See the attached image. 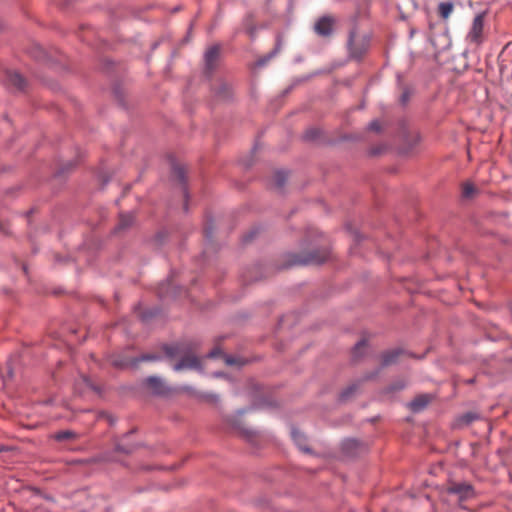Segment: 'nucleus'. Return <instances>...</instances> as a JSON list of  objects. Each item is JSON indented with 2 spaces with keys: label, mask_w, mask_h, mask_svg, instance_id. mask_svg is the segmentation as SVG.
I'll list each match as a JSON object with an SVG mask.
<instances>
[{
  "label": "nucleus",
  "mask_w": 512,
  "mask_h": 512,
  "mask_svg": "<svg viewBox=\"0 0 512 512\" xmlns=\"http://www.w3.org/2000/svg\"><path fill=\"white\" fill-rule=\"evenodd\" d=\"M368 129L370 131L379 132L381 130V125L378 120H373L369 123Z\"/></svg>",
  "instance_id": "a878e982"
},
{
  "label": "nucleus",
  "mask_w": 512,
  "mask_h": 512,
  "mask_svg": "<svg viewBox=\"0 0 512 512\" xmlns=\"http://www.w3.org/2000/svg\"><path fill=\"white\" fill-rule=\"evenodd\" d=\"M133 215L132 214H122L120 216L119 224L117 227V230H123L127 227H129L133 222Z\"/></svg>",
  "instance_id": "a211bd4d"
},
{
  "label": "nucleus",
  "mask_w": 512,
  "mask_h": 512,
  "mask_svg": "<svg viewBox=\"0 0 512 512\" xmlns=\"http://www.w3.org/2000/svg\"><path fill=\"white\" fill-rule=\"evenodd\" d=\"M402 353L399 349H394L391 351L385 352L381 357V364L383 367L389 366L396 362L399 355Z\"/></svg>",
  "instance_id": "f8f14e48"
},
{
  "label": "nucleus",
  "mask_w": 512,
  "mask_h": 512,
  "mask_svg": "<svg viewBox=\"0 0 512 512\" xmlns=\"http://www.w3.org/2000/svg\"><path fill=\"white\" fill-rule=\"evenodd\" d=\"M324 257L318 256L316 253H311L305 258L295 259L291 264L292 265H308V264H320L324 262Z\"/></svg>",
  "instance_id": "9d476101"
},
{
  "label": "nucleus",
  "mask_w": 512,
  "mask_h": 512,
  "mask_svg": "<svg viewBox=\"0 0 512 512\" xmlns=\"http://www.w3.org/2000/svg\"><path fill=\"white\" fill-rule=\"evenodd\" d=\"M499 70L502 77L507 79L512 77V42L504 46L498 56Z\"/></svg>",
  "instance_id": "7ed1b4c3"
},
{
  "label": "nucleus",
  "mask_w": 512,
  "mask_h": 512,
  "mask_svg": "<svg viewBox=\"0 0 512 512\" xmlns=\"http://www.w3.org/2000/svg\"><path fill=\"white\" fill-rule=\"evenodd\" d=\"M208 397L211 398V399H217V396L216 395H212V394L209 395Z\"/></svg>",
  "instance_id": "c9c22d12"
},
{
  "label": "nucleus",
  "mask_w": 512,
  "mask_h": 512,
  "mask_svg": "<svg viewBox=\"0 0 512 512\" xmlns=\"http://www.w3.org/2000/svg\"><path fill=\"white\" fill-rule=\"evenodd\" d=\"M334 19L328 16L321 17L314 26L315 32L320 36H330L333 31Z\"/></svg>",
  "instance_id": "0eeeda50"
},
{
  "label": "nucleus",
  "mask_w": 512,
  "mask_h": 512,
  "mask_svg": "<svg viewBox=\"0 0 512 512\" xmlns=\"http://www.w3.org/2000/svg\"><path fill=\"white\" fill-rule=\"evenodd\" d=\"M218 56L219 48L217 46H213L206 51L204 59L206 68L208 70H212L214 68Z\"/></svg>",
  "instance_id": "1a4fd4ad"
},
{
  "label": "nucleus",
  "mask_w": 512,
  "mask_h": 512,
  "mask_svg": "<svg viewBox=\"0 0 512 512\" xmlns=\"http://www.w3.org/2000/svg\"><path fill=\"white\" fill-rule=\"evenodd\" d=\"M366 345H367L366 341H364V340L359 341L353 348V351H352L353 358H355V359L360 358L366 349Z\"/></svg>",
  "instance_id": "aec40b11"
},
{
  "label": "nucleus",
  "mask_w": 512,
  "mask_h": 512,
  "mask_svg": "<svg viewBox=\"0 0 512 512\" xmlns=\"http://www.w3.org/2000/svg\"><path fill=\"white\" fill-rule=\"evenodd\" d=\"M8 80L11 85L15 86L17 89H24L25 87V80L24 78L16 72H11L8 74Z\"/></svg>",
  "instance_id": "dca6fc26"
},
{
  "label": "nucleus",
  "mask_w": 512,
  "mask_h": 512,
  "mask_svg": "<svg viewBox=\"0 0 512 512\" xmlns=\"http://www.w3.org/2000/svg\"><path fill=\"white\" fill-rule=\"evenodd\" d=\"M462 419H463V421H465V423L469 424L476 419V415L473 413H467L463 416Z\"/></svg>",
  "instance_id": "c756f323"
},
{
  "label": "nucleus",
  "mask_w": 512,
  "mask_h": 512,
  "mask_svg": "<svg viewBox=\"0 0 512 512\" xmlns=\"http://www.w3.org/2000/svg\"><path fill=\"white\" fill-rule=\"evenodd\" d=\"M195 347L192 344L179 343L176 345H165L164 351L169 357L181 356V359L173 366L174 371H181L183 369L201 370V364L192 350Z\"/></svg>",
  "instance_id": "f257e3e1"
},
{
  "label": "nucleus",
  "mask_w": 512,
  "mask_h": 512,
  "mask_svg": "<svg viewBox=\"0 0 512 512\" xmlns=\"http://www.w3.org/2000/svg\"><path fill=\"white\" fill-rule=\"evenodd\" d=\"M348 48L350 55L353 58L360 59L368 48V40L363 39L361 43L358 44L355 38V33L352 32L348 40Z\"/></svg>",
  "instance_id": "39448f33"
},
{
  "label": "nucleus",
  "mask_w": 512,
  "mask_h": 512,
  "mask_svg": "<svg viewBox=\"0 0 512 512\" xmlns=\"http://www.w3.org/2000/svg\"><path fill=\"white\" fill-rule=\"evenodd\" d=\"M484 21L485 12L477 14L471 24L466 35V41L475 46H479L484 41Z\"/></svg>",
  "instance_id": "f03ea898"
},
{
  "label": "nucleus",
  "mask_w": 512,
  "mask_h": 512,
  "mask_svg": "<svg viewBox=\"0 0 512 512\" xmlns=\"http://www.w3.org/2000/svg\"><path fill=\"white\" fill-rule=\"evenodd\" d=\"M508 363L512 367V357L508 359Z\"/></svg>",
  "instance_id": "4c0bfd02"
},
{
  "label": "nucleus",
  "mask_w": 512,
  "mask_h": 512,
  "mask_svg": "<svg viewBox=\"0 0 512 512\" xmlns=\"http://www.w3.org/2000/svg\"><path fill=\"white\" fill-rule=\"evenodd\" d=\"M182 389L185 390V391H188L190 388L188 386H185Z\"/></svg>",
  "instance_id": "58836bf2"
},
{
  "label": "nucleus",
  "mask_w": 512,
  "mask_h": 512,
  "mask_svg": "<svg viewBox=\"0 0 512 512\" xmlns=\"http://www.w3.org/2000/svg\"><path fill=\"white\" fill-rule=\"evenodd\" d=\"M287 180V173L285 171H277L274 176L275 185L281 189Z\"/></svg>",
  "instance_id": "412c9836"
},
{
  "label": "nucleus",
  "mask_w": 512,
  "mask_h": 512,
  "mask_svg": "<svg viewBox=\"0 0 512 512\" xmlns=\"http://www.w3.org/2000/svg\"><path fill=\"white\" fill-rule=\"evenodd\" d=\"M145 382L156 395H166L170 392V388L166 385L165 381L158 376H149Z\"/></svg>",
  "instance_id": "423d86ee"
},
{
  "label": "nucleus",
  "mask_w": 512,
  "mask_h": 512,
  "mask_svg": "<svg viewBox=\"0 0 512 512\" xmlns=\"http://www.w3.org/2000/svg\"><path fill=\"white\" fill-rule=\"evenodd\" d=\"M0 230H1L3 233H8V231H6V230L4 229V227H3L1 224H0Z\"/></svg>",
  "instance_id": "f704fd0d"
},
{
  "label": "nucleus",
  "mask_w": 512,
  "mask_h": 512,
  "mask_svg": "<svg viewBox=\"0 0 512 512\" xmlns=\"http://www.w3.org/2000/svg\"><path fill=\"white\" fill-rule=\"evenodd\" d=\"M410 94L408 91H404L400 97V101L403 105H405L409 100Z\"/></svg>",
  "instance_id": "2f4dec72"
},
{
  "label": "nucleus",
  "mask_w": 512,
  "mask_h": 512,
  "mask_svg": "<svg viewBox=\"0 0 512 512\" xmlns=\"http://www.w3.org/2000/svg\"><path fill=\"white\" fill-rule=\"evenodd\" d=\"M475 193V187L471 183H465L462 187V195L465 198H470Z\"/></svg>",
  "instance_id": "b1692460"
},
{
  "label": "nucleus",
  "mask_w": 512,
  "mask_h": 512,
  "mask_svg": "<svg viewBox=\"0 0 512 512\" xmlns=\"http://www.w3.org/2000/svg\"><path fill=\"white\" fill-rule=\"evenodd\" d=\"M219 354H221V351L217 348L213 349L212 351H210L208 354H207V357L209 358H215L217 357Z\"/></svg>",
  "instance_id": "473e14b6"
},
{
  "label": "nucleus",
  "mask_w": 512,
  "mask_h": 512,
  "mask_svg": "<svg viewBox=\"0 0 512 512\" xmlns=\"http://www.w3.org/2000/svg\"><path fill=\"white\" fill-rule=\"evenodd\" d=\"M116 450L119 451V452L128 454V453L132 452L133 448H131V447H124L123 445L118 444L116 446Z\"/></svg>",
  "instance_id": "7c9ffc66"
},
{
  "label": "nucleus",
  "mask_w": 512,
  "mask_h": 512,
  "mask_svg": "<svg viewBox=\"0 0 512 512\" xmlns=\"http://www.w3.org/2000/svg\"><path fill=\"white\" fill-rule=\"evenodd\" d=\"M279 49H280V44L277 43V46H276V48L273 51L268 53L266 56L260 58L256 62V66H258V67L264 66L267 62H269L278 53Z\"/></svg>",
  "instance_id": "6ab92c4d"
},
{
  "label": "nucleus",
  "mask_w": 512,
  "mask_h": 512,
  "mask_svg": "<svg viewBox=\"0 0 512 512\" xmlns=\"http://www.w3.org/2000/svg\"><path fill=\"white\" fill-rule=\"evenodd\" d=\"M5 450H6L5 447L3 445H0V452H3Z\"/></svg>",
  "instance_id": "e433bc0d"
},
{
  "label": "nucleus",
  "mask_w": 512,
  "mask_h": 512,
  "mask_svg": "<svg viewBox=\"0 0 512 512\" xmlns=\"http://www.w3.org/2000/svg\"><path fill=\"white\" fill-rule=\"evenodd\" d=\"M454 5L450 1L441 2L438 6V11L443 19H448L453 11Z\"/></svg>",
  "instance_id": "2eb2a0df"
},
{
  "label": "nucleus",
  "mask_w": 512,
  "mask_h": 512,
  "mask_svg": "<svg viewBox=\"0 0 512 512\" xmlns=\"http://www.w3.org/2000/svg\"><path fill=\"white\" fill-rule=\"evenodd\" d=\"M216 95L221 99H229L232 95L230 85L227 83H220L216 90Z\"/></svg>",
  "instance_id": "f3484780"
},
{
  "label": "nucleus",
  "mask_w": 512,
  "mask_h": 512,
  "mask_svg": "<svg viewBox=\"0 0 512 512\" xmlns=\"http://www.w3.org/2000/svg\"><path fill=\"white\" fill-rule=\"evenodd\" d=\"M75 437H76V433L71 430L60 431L55 434V439L57 441H64V440L72 439Z\"/></svg>",
  "instance_id": "4be33fe9"
},
{
  "label": "nucleus",
  "mask_w": 512,
  "mask_h": 512,
  "mask_svg": "<svg viewBox=\"0 0 512 512\" xmlns=\"http://www.w3.org/2000/svg\"><path fill=\"white\" fill-rule=\"evenodd\" d=\"M224 359H225L226 364L230 365V366L240 364V361L237 358L229 356V355H225Z\"/></svg>",
  "instance_id": "cd10ccee"
},
{
  "label": "nucleus",
  "mask_w": 512,
  "mask_h": 512,
  "mask_svg": "<svg viewBox=\"0 0 512 512\" xmlns=\"http://www.w3.org/2000/svg\"><path fill=\"white\" fill-rule=\"evenodd\" d=\"M359 447V442L356 439H346L342 443L343 451L348 455H354Z\"/></svg>",
  "instance_id": "4468645a"
},
{
  "label": "nucleus",
  "mask_w": 512,
  "mask_h": 512,
  "mask_svg": "<svg viewBox=\"0 0 512 512\" xmlns=\"http://www.w3.org/2000/svg\"><path fill=\"white\" fill-rule=\"evenodd\" d=\"M256 230H252L250 233H248L246 236H245V241H249L251 239H253L254 235L256 234Z\"/></svg>",
  "instance_id": "72a5a7b5"
},
{
  "label": "nucleus",
  "mask_w": 512,
  "mask_h": 512,
  "mask_svg": "<svg viewBox=\"0 0 512 512\" xmlns=\"http://www.w3.org/2000/svg\"><path fill=\"white\" fill-rule=\"evenodd\" d=\"M291 437H292V440L294 441V443L299 447V449H301L305 452L310 451L309 448H307L305 445L306 438L301 431H299L296 428H292L291 429Z\"/></svg>",
  "instance_id": "9b49d317"
},
{
  "label": "nucleus",
  "mask_w": 512,
  "mask_h": 512,
  "mask_svg": "<svg viewBox=\"0 0 512 512\" xmlns=\"http://www.w3.org/2000/svg\"><path fill=\"white\" fill-rule=\"evenodd\" d=\"M319 135V131L317 129H309L306 131L305 135H304V138L306 140H314L318 137Z\"/></svg>",
  "instance_id": "393cba45"
},
{
  "label": "nucleus",
  "mask_w": 512,
  "mask_h": 512,
  "mask_svg": "<svg viewBox=\"0 0 512 512\" xmlns=\"http://www.w3.org/2000/svg\"><path fill=\"white\" fill-rule=\"evenodd\" d=\"M173 170H174L175 174L178 176V178L181 181H184V170H183V168H181L178 165H174L173 166Z\"/></svg>",
  "instance_id": "c85d7f7f"
},
{
  "label": "nucleus",
  "mask_w": 512,
  "mask_h": 512,
  "mask_svg": "<svg viewBox=\"0 0 512 512\" xmlns=\"http://www.w3.org/2000/svg\"><path fill=\"white\" fill-rule=\"evenodd\" d=\"M428 404V397L425 395H421L416 397L413 401L410 402V408L413 412H419L424 409Z\"/></svg>",
  "instance_id": "ddd939ff"
},
{
  "label": "nucleus",
  "mask_w": 512,
  "mask_h": 512,
  "mask_svg": "<svg viewBox=\"0 0 512 512\" xmlns=\"http://www.w3.org/2000/svg\"><path fill=\"white\" fill-rule=\"evenodd\" d=\"M448 493L458 496L460 501L470 499L474 496L473 487L465 482L453 483L447 488Z\"/></svg>",
  "instance_id": "20e7f679"
},
{
  "label": "nucleus",
  "mask_w": 512,
  "mask_h": 512,
  "mask_svg": "<svg viewBox=\"0 0 512 512\" xmlns=\"http://www.w3.org/2000/svg\"><path fill=\"white\" fill-rule=\"evenodd\" d=\"M406 386V383L402 380L395 382L390 386V391H398L403 389Z\"/></svg>",
  "instance_id": "bb28decb"
},
{
  "label": "nucleus",
  "mask_w": 512,
  "mask_h": 512,
  "mask_svg": "<svg viewBox=\"0 0 512 512\" xmlns=\"http://www.w3.org/2000/svg\"><path fill=\"white\" fill-rule=\"evenodd\" d=\"M160 358L161 357L159 355H156V354H143V355H141L138 358L132 359L130 362L115 360V361H113V365L117 366V367H125V366H127L129 364L132 365V366H135V365H137L140 362H144V361H157Z\"/></svg>",
  "instance_id": "6e6552de"
},
{
  "label": "nucleus",
  "mask_w": 512,
  "mask_h": 512,
  "mask_svg": "<svg viewBox=\"0 0 512 512\" xmlns=\"http://www.w3.org/2000/svg\"><path fill=\"white\" fill-rule=\"evenodd\" d=\"M358 389V384H352L349 387H347L345 390L342 391L340 394L341 400L348 399L351 395H353Z\"/></svg>",
  "instance_id": "5701e85b"
}]
</instances>
